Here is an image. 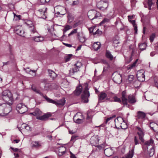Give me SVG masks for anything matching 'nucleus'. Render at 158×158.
Returning <instances> with one entry per match:
<instances>
[{"label":"nucleus","instance_id":"nucleus-11","mask_svg":"<svg viewBox=\"0 0 158 158\" xmlns=\"http://www.w3.org/2000/svg\"><path fill=\"white\" fill-rule=\"evenodd\" d=\"M107 94L105 93L102 92L98 95V103L106 101H107L110 100V98H107L105 99L107 97Z\"/></svg>","mask_w":158,"mask_h":158},{"label":"nucleus","instance_id":"nucleus-55","mask_svg":"<svg viewBox=\"0 0 158 158\" xmlns=\"http://www.w3.org/2000/svg\"><path fill=\"white\" fill-rule=\"evenodd\" d=\"M35 92H36V93H37L38 94H40V95L42 96L44 98V96H46V95H45V96L39 90H37V91Z\"/></svg>","mask_w":158,"mask_h":158},{"label":"nucleus","instance_id":"nucleus-35","mask_svg":"<svg viewBox=\"0 0 158 158\" xmlns=\"http://www.w3.org/2000/svg\"><path fill=\"white\" fill-rule=\"evenodd\" d=\"M138 60V59H136L135 60V61L132 64H130L129 65H128L127 67V69H131L135 67L136 66Z\"/></svg>","mask_w":158,"mask_h":158},{"label":"nucleus","instance_id":"nucleus-56","mask_svg":"<svg viewBox=\"0 0 158 158\" xmlns=\"http://www.w3.org/2000/svg\"><path fill=\"white\" fill-rule=\"evenodd\" d=\"M80 24V22H78L76 23L73 25V27L74 28H75L78 26Z\"/></svg>","mask_w":158,"mask_h":158},{"label":"nucleus","instance_id":"nucleus-64","mask_svg":"<svg viewBox=\"0 0 158 158\" xmlns=\"http://www.w3.org/2000/svg\"><path fill=\"white\" fill-rule=\"evenodd\" d=\"M32 89L35 92H36L37 90L36 89V88L34 86H32L31 87Z\"/></svg>","mask_w":158,"mask_h":158},{"label":"nucleus","instance_id":"nucleus-5","mask_svg":"<svg viewBox=\"0 0 158 158\" xmlns=\"http://www.w3.org/2000/svg\"><path fill=\"white\" fill-rule=\"evenodd\" d=\"M89 89L88 86H86L84 89L82 94L81 95V101L84 103H87L89 101L88 98L90 96Z\"/></svg>","mask_w":158,"mask_h":158},{"label":"nucleus","instance_id":"nucleus-30","mask_svg":"<svg viewBox=\"0 0 158 158\" xmlns=\"http://www.w3.org/2000/svg\"><path fill=\"white\" fill-rule=\"evenodd\" d=\"M106 57L109 59L110 60H112L113 59V56L109 51L106 50Z\"/></svg>","mask_w":158,"mask_h":158},{"label":"nucleus","instance_id":"nucleus-44","mask_svg":"<svg viewBox=\"0 0 158 158\" xmlns=\"http://www.w3.org/2000/svg\"><path fill=\"white\" fill-rule=\"evenodd\" d=\"M23 106H25L23 103H19L17 104L16 109L17 110H20L21 108L23 107Z\"/></svg>","mask_w":158,"mask_h":158},{"label":"nucleus","instance_id":"nucleus-39","mask_svg":"<svg viewBox=\"0 0 158 158\" xmlns=\"http://www.w3.org/2000/svg\"><path fill=\"white\" fill-rule=\"evenodd\" d=\"M41 146L40 144L38 142L35 141L32 144V147L33 148H38Z\"/></svg>","mask_w":158,"mask_h":158},{"label":"nucleus","instance_id":"nucleus-9","mask_svg":"<svg viewBox=\"0 0 158 158\" xmlns=\"http://www.w3.org/2000/svg\"><path fill=\"white\" fill-rule=\"evenodd\" d=\"M97 5V7L100 10H104L107 7L108 4L106 2L102 1L98 2Z\"/></svg>","mask_w":158,"mask_h":158},{"label":"nucleus","instance_id":"nucleus-32","mask_svg":"<svg viewBox=\"0 0 158 158\" xmlns=\"http://www.w3.org/2000/svg\"><path fill=\"white\" fill-rule=\"evenodd\" d=\"M147 47V44L144 43L142 44H139V48L141 51H143L146 49Z\"/></svg>","mask_w":158,"mask_h":158},{"label":"nucleus","instance_id":"nucleus-16","mask_svg":"<svg viewBox=\"0 0 158 158\" xmlns=\"http://www.w3.org/2000/svg\"><path fill=\"white\" fill-rule=\"evenodd\" d=\"M149 127L151 129L156 132H158V125L154 122L151 123Z\"/></svg>","mask_w":158,"mask_h":158},{"label":"nucleus","instance_id":"nucleus-1","mask_svg":"<svg viewBox=\"0 0 158 158\" xmlns=\"http://www.w3.org/2000/svg\"><path fill=\"white\" fill-rule=\"evenodd\" d=\"M11 103H3L0 105V115L5 116L8 114L12 110Z\"/></svg>","mask_w":158,"mask_h":158},{"label":"nucleus","instance_id":"nucleus-31","mask_svg":"<svg viewBox=\"0 0 158 158\" xmlns=\"http://www.w3.org/2000/svg\"><path fill=\"white\" fill-rule=\"evenodd\" d=\"M33 39L36 42H40L43 41L44 40V38L43 37L39 36L33 38Z\"/></svg>","mask_w":158,"mask_h":158},{"label":"nucleus","instance_id":"nucleus-42","mask_svg":"<svg viewBox=\"0 0 158 158\" xmlns=\"http://www.w3.org/2000/svg\"><path fill=\"white\" fill-rule=\"evenodd\" d=\"M97 150H104V145H98L97 146Z\"/></svg>","mask_w":158,"mask_h":158},{"label":"nucleus","instance_id":"nucleus-52","mask_svg":"<svg viewBox=\"0 0 158 158\" xmlns=\"http://www.w3.org/2000/svg\"><path fill=\"white\" fill-rule=\"evenodd\" d=\"M50 0H40V2L42 4H44L49 2Z\"/></svg>","mask_w":158,"mask_h":158},{"label":"nucleus","instance_id":"nucleus-54","mask_svg":"<svg viewBox=\"0 0 158 158\" xmlns=\"http://www.w3.org/2000/svg\"><path fill=\"white\" fill-rule=\"evenodd\" d=\"M95 27H91L89 28V30L90 33H91L93 32V31L95 29Z\"/></svg>","mask_w":158,"mask_h":158},{"label":"nucleus","instance_id":"nucleus-15","mask_svg":"<svg viewBox=\"0 0 158 158\" xmlns=\"http://www.w3.org/2000/svg\"><path fill=\"white\" fill-rule=\"evenodd\" d=\"M121 98L123 104L127 105V99L126 98V92L125 91H123L122 92Z\"/></svg>","mask_w":158,"mask_h":158},{"label":"nucleus","instance_id":"nucleus-34","mask_svg":"<svg viewBox=\"0 0 158 158\" xmlns=\"http://www.w3.org/2000/svg\"><path fill=\"white\" fill-rule=\"evenodd\" d=\"M154 143V141L151 139L149 140L146 141L144 143V145L147 146L152 145Z\"/></svg>","mask_w":158,"mask_h":158},{"label":"nucleus","instance_id":"nucleus-12","mask_svg":"<svg viewBox=\"0 0 158 158\" xmlns=\"http://www.w3.org/2000/svg\"><path fill=\"white\" fill-rule=\"evenodd\" d=\"M136 129L139 131L137 132V134L139 135V139L142 143H144V140L143 139L144 134L143 130L139 127H137Z\"/></svg>","mask_w":158,"mask_h":158},{"label":"nucleus","instance_id":"nucleus-57","mask_svg":"<svg viewBox=\"0 0 158 158\" xmlns=\"http://www.w3.org/2000/svg\"><path fill=\"white\" fill-rule=\"evenodd\" d=\"M27 124H25V123H23L22 124V125L21 126V127L22 128V129H25L26 128V126Z\"/></svg>","mask_w":158,"mask_h":158},{"label":"nucleus","instance_id":"nucleus-4","mask_svg":"<svg viewBox=\"0 0 158 158\" xmlns=\"http://www.w3.org/2000/svg\"><path fill=\"white\" fill-rule=\"evenodd\" d=\"M2 98L6 102H8L10 101L12 104L13 100L12 95L10 92L8 90H6L3 91L2 94Z\"/></svg>","mask_w":158,"mask_h":158},{"label":"nucleus","instance_id":"nucleus-29","mask_svg":"<svg viewBox=\"0 0 158 158\" xmlns=\"http://www.w3.org/2000/svg\"><path fill=\"white\" fill-rule=\"evenodd\" d=\"M132 24L133 26L134 27V29L135 30V34H137V27L135 23V20H131L130 21Z\"/></svg>","mask_w":158,"mask_h":158},{"label":"nucleus","instance_id":"nucleus-22","mask_svg":"<svg viewBox=\"0 0 158 158\" xmlns=\"http://www.w3.org/2000/svg\"><path fill=\"white\" fill-rule=\"evenodd\" d=\"M104 153L107 156H110L113 154V152L110 148H106L104 150Z\"/></svg>","mask_w":158,"mask_h":158},{"label":"nucleus","instance_id":"nucleus-6","mask_svg":"<svg viewBox=\"0 0 158 158\" xmlns=\"http://www.w3.org/2000/svg\"><path fill=\"white\" fill-rule=\"evenodd\" d=\"M81 66V63L80 62H77L73 65V67L69 70L70 75H73L75 73L79 71V69Z\"/></svg>","mask_w":158,"mask_h":158},{"label":"nucleus","instance_id":"nucleus-51","mask_svg":"<svg viewBox=\"0 0 158 158\" xmlns=\"http://www.w3.org/2000/svg\"><path fill=\"white\" fill-rule=\"evenodd\" d=\"M116 117L115 115H114L112 117L108 118L106 121V123L110 120L112 119L113 118H115Z\"/></svg>","mask_w":158,"mask_h":158},{"label":"nucleus","instance_id":"nucleus-23","mask_svg":"<svg viewBox=\"0 0 158 158\" xmlns=\"http://www.w3.org/2000/svg\"><path fill=\"white\" fill-rule=\"evenodd\" d=\"M128 81L130 83H133L134 84V85L135 87H138L135 84L136 82H138V81H136L135 82H133V81L134 80V77L132 75H129L128 77Z\"/></svg>","mask_w":158,"mask_h":158},{"label":"nucleus","instance_id":"nucleus-25","mask_svg":"<svg viewBox=\"0 0 158 158\" xmlns=\"http://www.w3.org/2000/svg\"><path fill=\"white\" fill-rule=\"evenodd\" d=\"M93 47L95 50H98L101 47V44L100 42H97L94 43L93 44Z\"/></svg>","mask_w":158,"mask_h":158},{"label":"nucleus","instance_id":"nucleus-19","mask_svg":"<svg viewBox=\"0 0 158 158\" xmlns=\"http://www.w3.org/2000/svg\"><path fill=\"white\" fill-rule=\"evenodd\" d=\"M48 71L49 76L52 78V80L55 79L57 77V74L52 70L48 69Z\"/></svg>","mask_w":158,"mask_h":158},{"label":"nucleus","instance_id":"nucleus-47","mask_svg":"<svg viewBox=\"0 0 158 158\" xmlns=\"http://www.w3.org/2000/svg\"><path fill=\"white\" fill-rule=\"evenodd\" d=\"M110 20V19H108L106 18H104L103 20L100 23L101 25L106 23L108 22Z\"/></svg>","mask_w":158,"mask_h":158},{"label":"nucleus","instance_id":"nucleus-49","mask_svg":"<svg viewBox=\"0 0 158 158\" xmlns=\"http://www.w3.org/2000/svg\"><path fill=\"white\" fill-rule=\"evenodd\" d=\"M134 142L135 145H136L139 143L138 138L135 136L134 137Z\"/></svg>","mask_w":158,"mask_h":158},{"label":"nucleus","instance_id":"nucleus-21","mask_svg":"<svg viewBox=\"0 0 158 158\" xmlns=\"http://www.w3.org/2000/svg\"><path fill=\"white\" fill-rule=\"evenodd\" d=\"M30 114L34 116L38 117L41 114L42 112L39 109L36 108L35 110L33 112L31 113Z\"/></svg>","mask_w":158,"mask_h":158},{"label":"nucleus","instance_id":"nucleus-61","mask_svg":"<svg viewBox=\"0 0 158 158\" xmlns=\"http://www.w3.org/2000/svg\"><path fill=\"white\" fill-rule=\"evenodd\" d=\"M64 44L67 47H72V45L70 44L66 43H64Z\"/></svg>","mask_w":158,"mask_h":158},{"label":"nucleus","instance_id":"nucleus-13","mask_svg":"<svg viewBox=\"0 0 158 158\" xmlns=\"http://www.w3.org/2000/svg\"><path fill=\"white\" fill-rule=\"evenodd\" d=\"M47 8H44L41 9H40L38 10L39 12V14L40 15V18L43 19H46L47 18Z\"/></svg>","mask_w":158,"mask_h":158},{"label":"nucleus","instance_id":"nucleus-2","mask_svg":"<svg viewBox=\"0 0 158 158\" xmlns=\"http://www.w3.org/2000/svg\"><path fill=\"white\" fill-rule=\"evenodd\" d=\"M44 98L48 102L55 104L58 107L63 106L65 102V100L64 98H62L59 100H53L47 97V96H44Z\"/></svg>","mask_w":158,"mask_h":158},{"label":"nucleus","instance_id":"nucleus-33","mask_svg":"<svg viewBox=\"0 0 158 158\" xmlns=\"http://www.w3.org/2000/svg\"><path fill=\"white\" fill-rule=\"evenodd\" d=\"M67 18L68 21L69 23H71L73 20V17L71 13H68Z\"/></svg>","mask_w":158,"mask_h":158},{"label":"nucleus","instance_id":"nucleus-36","mask_svg":"<svg viewBox=\"0 0 158 158\" xmlns=\"http://www.w3.org/2000/svg\"><path fill=\"white\" fill-rule=\"evenodd\" d=\"M78 114H77L75 116L73 117V120L74 122L80 124L82 123V119H80L79 118H77L76 119H75V118L76 117V116H77Z\"/></svg>","mask_w":158,"mask_h":158},{"label":"nucleus","instance_id":"nucleus-3","mask_svg":"<svg viewBox=\"0 0 158 158\" xmlns=\"http://www.w3.org/2000/svg\"><path fill=\"white\" fill-rule=\"evenodd\" d=\"M115 123L116 127L118 129L120 128L123 129H125L127 128L125 123H123V118L121 117H118L116 119L114 120Z\"/></svg>","mask_w":158,"mask_h":158},{"label":"nucleus","instance_id":"nucleus-18","mask_svg":"<svg viewBox=\"0 0 158 158\" xmlns=\"http://www.w3.org/2000/svg\"><path fill=\"white\" fill-rule=\"evenodd\" d=\"M82 90V87L81 85H80L77 86L76 90L74 91V94L76 95H79L81 93Z\"/></svg>","mask_w":158,"mask_h":158},{"label":"nucleus","instance_id":"nucleus-46","mask_svg":"<svg viewBox=\"0 0 158 158\" xmlns=\"http://www.w3.org/2000/svg\"><path fill=\"white\" fill-rule=\"evenodd\" d=\"M156 37L155 34L154 33L152 34L150 36V40L151 42H153L154 38Z\"/></svg>","mask_w":158,"mask_h":158},{"label":"nucleus","instance_id":"nucleus-41","mask_svg":"<svg viewBox=\"0 0 158 158\" xmlns=\"http://www.w3.org/2000/svg\"><path fill=\"white\" fill-rule=\"evenodd\" d=\"M148 153L150 156H152L154 154V149L153 147L150 149L148 152Z\"/></svg>","mask_w":158,"mask_h":158},{"label":"nucleus","instance_id":"nucleus-58","mask_svg":"<svg viewBox=\"0 0 158 158\" xmlns=\"http://www.w3.org/2000/svg\"><path fill=\"white\" fill-rule=\"evenodd\" d=\"M26 126V128H25L28 131H30L31 130L30 127L29 125L27 124V125Z\"/></svg>","mask_w":158,"mask_h":158},{"label":"nucleus","instance_id":"nucleus-53","mask_svg":"<svg viewBox=\"0 0 158 158\" xmlns=\"http://www.w3.org/2000/svg\"><path fill=\"white\" fill-rule=\"evenodd\" d=\"M79 3V1L78 0H76V1H74L73 2V3L72 4V5L74 6L77 5Z\"/></svg>","mask_w":158,"mask_h":158},{"label":"nucleus","instance_id":"nucleus-38","mask_svg":"<svg viewBox=\"0 0 158 158\" xmlns=\"http://www.w3.org/2000/svg\"><path fill=\"white\" fill-rule=\"evenodd\" d=\"M102 34V32L98 29L95 32H93V34L94 35H96V36H99L101 35Z\"/></svg>","mask_w":158,"mask_h":158},{"label":"nucleus","instance_id":"nucleus-45","mask_svg":"<svg viewBox=\"0 0 158 158\" xmlns=\"http://www.w3.org/2000/svg\"><path fill=\"white\" fill-rule=\"evenodd\" d=\"M113 99L114 101L118 102L121 103V99L117 97V96H114L113 97Z\"/></svg>","mask_w":158,"mask_h":158},{"label":"nucleus","instance_id":"nucleus-60","mask_svg":"<svg viewBox=\"0 0 158 158\" xmlns=\"http://www.w3.org/2000/svg\"><path fill=\"white\" fill-rule=\"evenodd\" d=\"M70 157L71 158H76V157L75 156V155L73 154V153H72L71 152H70Z\"/></svg>","mask_w":158,"mask_h":158},{"label":"nucleus","instance_id":"nucleus-27","mask_svg":"<svg viewBox=\"0 0 158 158\" xmlns=\"http://www.w3.org/2000/svg\"><path fill=\"white\" fill-rule=\"evenodd\" d=\"M15 33L18 35L20 36H24L23 35L24 33V31L23 30L21 29H16L15 30Z\"/></svg>","mask_w":158,"mask_h":158},{"label":"nucleus","instance_id":"nucleus-17","mask_svg":"<svg viewBox=\"0 0 158 158\" xmlns=\"http://www.w3.org/2000/svg\"><path fill=\"white\" fill-rule=\"evenodd\" d=\"M146 116V114L145 113L140 111H138L137 113L136 117L139 119H143Z\"/></svg>","mask_w":158,"mask_h":158},{"label":"nucleus","instance_id":"nucleus-26","mask_svg":"<svg viewBox=\"0 0 158 158\" xmlns=\"http://www.w3.org/2000/svg\"><path fill=\"white\" fill-rule=\"evenodd\" d=\"M28 29L29 31L32 33H34L36 31L34 25L32 24L31 25L28 26Z\"/></svg>","mask_w":158,"mask_h":158},{"label":"nucleus","instance_id":"nucleus-48","mask_svg":"<svg viewBox=\"0 0 158 158\" xmlns=\"http://www.w3.org/2000/svg\"><path fill=\"white\" fill-rule=\"evenodd\" d=\"M78 137V136L77 135H73L71 137V140L73 141V142H74L77 139V138Z\"/></svg>","mask_w":158,"mask_h":158},{"label":"nucleus","instance_id":"nucleus-7","mask_svg":"<svg viewBox=\"0 0 158 158\" xmlns=\"http://www.w3.org/2000/svg\"><path fill=\"white\" fill-rule=\"evenodd\" d=\"M88 16L89 19L92 20L100 16L101 14L99 12H97L95 10H91L88 12Z\"/></svg>","mask_w":158,"mask_h":158},{"label":"nucleus","instance_id":"nucleus-62","mask_svg":"<svg viewBox=\"0 0 158 158\" xmlns=\"http://www.w3.org/2000/svg\"><path fill=\"white\" fill-rule=\"evenodd\" d=\"M25 70L27 73H29L31 71V70L29 68H27L25 69Z\"/></svg>","mask_w":158,"mask_h":158},{"label":"nucleus","instance_id":"nucleus-28","mask_svg":"<svg viewBox=\"0 0 158 158\" xmlns=\"http://www.w3.org/2000/svg\"><path fill=\"white\" fill-rule=\"evenodd\" d=\"M18 112L21 114H22L27 110V109L26 106H23V107L21 108L20 110H17Z\"/></svg>","mask_w":158,"mask_h":158},{"label":"nucleus","instance_id":"nucleus-59","mask_svg":"<svg viewBox=\"0 0 158 158\" xmlns=\"http://www.w3.org/2000/svg\"><path fill=\"white\" fill-rule=\"evenodd\" d=\"M10 148L13 150V151L15 152H17L19 150V149L17 148H14L12 147H11Z\"/></svg>","mask_w":158,"mask_h":158},{"label":"nucleus","instance_id":"nucleus-37","mask_svg":"<svg viewBox=\"0 0 158 158\" xmlns=\"http://www.w3.org/2000/svg\"><path fill=\"white\" fill-rule=\"evenodd\" d=\"M72 28V27L71 26H70L69 25H67L64 28V29L63 30L64 31L63 35V36H64L65 35L64 33L66 32L67 31L69 30L70 29Z\"/></svg>","mask_w":158,"mask_h":158},{"label":"nucleus","instance_id":"nucleus-40","mask_svg":"<svg viewBox=\"0 0 158 158\" xmlns=\"http://www.w3.org/2000/svg\"><path fill=\"white\" fill-rule=\"evenodd\" d=\"M148 9L149 10H151V6L154 3L152 2V0H148Z\"/></svg>","mask_w":158,"mask_h":158},{"label":"nucleus","instance_id":"nucleus-20","mask_svg":"<svg viewBox=\"0 0 158 158\" xmlns=\"http://www.w3.org/2000/svg\"><path fill=\"white\" fill-rule=\"evenodd\" d=\"M129 103L134 104L136 102L135 97L133 95H130L128 97V99Z\"/></svg>","mask_w":158,"mask_h":158},{"label":"nucleus","instance_id":"nucleus-24","mask_svg":"<svg viewBox=\"0 0 158 158\" xmlns=\"http://www.w3.org/2000/svg\"><path fill=\"white\" fill-rule=\"evenodd\" d=\"M66 151V148L64 147H60L58 150V155L59 156H61L64 154Z\"/></svg>","mask_w":158,"mask_h":158},{"label":"nucleus","instance_id":"nucleus-8","mask_svg":"<svg viewBox=\"0 0 158 158\" xmlns=\"http://www.w3.org/2000/svg\"><path fill=\"white\" fill-rule=\"evenodd\" d=\"M144 71L143 69H141L137 71L136 76L138 81L143 82L145 81V76L144 75Z\"/></svg>","mask_w":158,"mask_h":158},{"label":"nucleus","instance_id":"nucleus-63","mask_svg":"<svg viewBox=\"0 0 158 158\" xmlns=\"http://www.w3.org/2000/svg\"><path fill=\"white\" fill-rule=\"evenodd\" d=\"M77 29H74L73 30L71 31L72 34H73L74 33H76L77 32Z\"/></svg>","mask_w":158,"mask_h":158},{"label":"nucleus","instance_id":"nucleus-50","mask_svg":"<svg viewBox=\"0 0 158 158\" xmlns=\"http://www.w3.org/2000/svg\"><path fill=\"white\" fill-rule=\"evenodd\" d=\"M79 39L80 41L82 43L84 42L86 40V39L84 37H79Z\"/></svg>","mask_w":158,"mask_h":158},{"label":"nucleus","instance_id":"nucleus-43","mask_svg":"<svg viewBox=\"0 0 158 158\" xmlns=\"http://www.w3.org/2000/svg\"><path fill=\"white\" fill-rule=\"evenodd\" d=\"M72 56L73 55L72 54H70L65 56L64 57L65 61L66 62L69 61L70 60V59Z\"/></svg>","mask_w":158,"mask_h":158},{"label":"nucleus","instance_id":"nucleus-14","mask_svg":"<svg viewBox=\"0 0 158 158\" xmlns=\"http://www.w3.org/2000/svg\"><path fill=\"white\" fill-rule=\"evenodd\" d=\"M52 114L50 113H47L44 115L37 117V119L42 121L47 120L48 118L51 117Z\"/></svg>","mask_w":158,"mask_h":158},{"label":"nucleus","instance_id":"nucleus-10","mask_svg":"<svg viewBox=\"0 0 158 158\" xmlns=\"http://www.w3.org/2000/svg\"><path fill=\"white\" fill-rule=\"evenodd\" d=\"M114 76L113 78L114 81L116 83L120 84L122 81V78L121 75L117 73H115L113 74Z\"/></svg>","mask_w":158,"mask_h":158}]
</instances>
